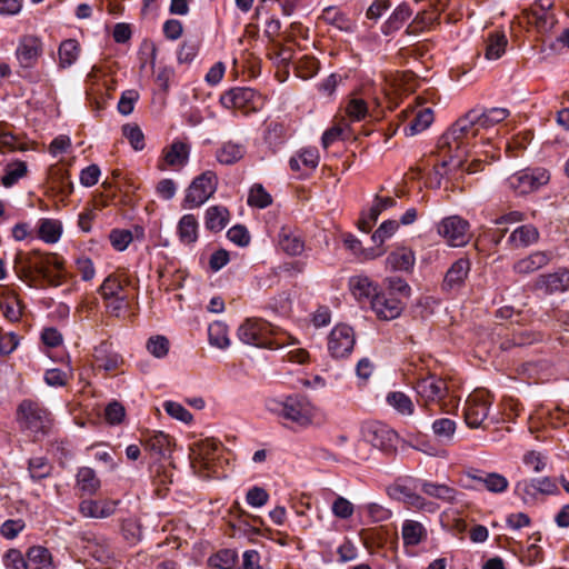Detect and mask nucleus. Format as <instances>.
Instances as JSON below:
<instances>
[{"label":"nucleus","instance_id":"de8ad7c7","mask_svg":"<svg viewBox=\"0 0 569 569\" xmlns=\"http://www.w3.org/2000/svg\"><path fill=\"white\" fill-rule=\"evenodd\" d=\"M456 422L449 418H440L432 422V432L435 437L445 443L452 440L456 432Z\"/></svg>","mask_w":569,"mask_h":569},{"label":"nucleus","instance_id":"ea45409f","mask_svg":"<svg viewBox=\"0 0 569 569\" xmlns=\"http://www.w3.org/2000/svg\"><path fill=\"white\" fill-rule=\"evenodd\" d=\"M80 46L76 39L63 40L58 49L59 68L66 69L72 66L79 58Z\"/></svg>","mask_w":569,"mask_h":569},{"label":"nucleus","instance_id":"a19ab883","mask_svg":"<svg viewBox=\"0 0 569 569\" xmlns=\"http://www.w3.org/2000/svg\"><path fill=\"white\" fill-rule=\"evenodd\" d=\"M62 233V224L59 220L43 218L38 226V236L47 243H56Z\"/></svg>","mask_w":569,"mask_h":569},{"label":"nucleus","instance_id":"ddd939ff","mask_svg":"<svg viewBox=\"0 0 569 569\" xmlns=\"http://www.w3.org/2000/svg\"><path fill=\"white\" fill-rule=\"evenodd\" d=\"M356 345L353 329L345 323L337 325L329 333L328 350L333 358L348 357Z\"/></svg>","mask_w":569,"mask_h":569},{"label":"nucleus","instance_id":"603ef678","mask_svg":"<svg viewBox=\"0 0 569 569\" xmlns=\"http://www.w3.org/2000/svg\"><path fill=\"white\" fill-rule=\"evenodd\" d=\"M52 466L43 457H36L29 460V472L33 480H41L50 476Z\"/></svg>","mask_w":569,"mask_h":569},{"label":"nucleus","instance_id":"f257e3e1","mask_svg":"<svg viewBox=\"0 0 569 569\" xmlns=\"http://www.w3.org/2000/svg\"><path fill=\"white\" fill-rule=\"evenodd\" d=\"M476 119L473 111L469 110L441 136L438 142L440 162L437 167H463V158L470 156L468 147H477L478 140L481 144L490 142L491 137L480 132Z\"/></svg>","mask_w":569,"mask_h":569},{"label":"nucleus","instance_id":"7c9ffc66","mask_svg":"<svg viewBox=\"0 0 569 569\" xmlns=\"http://www.w3.org/2000/svg\"><path fill=\"white\" fill-rule=\"evenodd\" d=\"M100 480L96 471L89 467H81L76 475V489L81 496H93L100 489Z\"/></svg>","mask_w":569,"mask_h":569},{"label":"nucleus","instance_id":"f3484780","mask_svg":"<svg viewBox=\"0 0 569 569\" xmlns=\"http://www.w3.org/2000/svg\"><path fill=\"white\" fill-rule=\"evenodd\" d=\"M190 146L182 141H173L169 147L162 150V160L158 163L161 171L168 168L180 169L189 160Z\"/></svg>","mask_w":569,"mask_h":569},{"label":"nucleus","instance_id":"2eb2a0df","mask_svg":"<svg viewBox=\"0 0 569 569\" xmlns=\"http://www.w3.org/2000/svg\"><path fill=\"white\" fill-rule=\"evenodd\" d=\"M371 308L379 319L392 320L401 315L403 302L396 296L378 292L371 300Z\"/></svg>","mask_w":569,"mask_h":569},{"label":"nucleus","instance_id":"7ed1b4c3","mask_svg":"<svg viewBox=\"0 0 569 569\" xmlns=\"http://www.w3.org/2000/svg\"><path fill=\"white\" fill-rule=\"evenodd\" d=\"M418 405L429 410L432 405H438L441 411L452 412L458 409L459 398L453 395L446 379L432 373L420 376L415 382Z\"/></svg>","mask_w":569,"mask_h":569},{"label":"nucleus","instance_id":"09e8293b","mask_svg":"<svg viewBox=\"0 0 569 569\" xmlns=\"http://www.w3.org/2000/svg\"><path fill=\"white\" fill-rule=\"evenodd\" d=\"M433 121V112L430 108L419 110L409 127L405 128L408 136L417 134L427 129Z\"/></svg>","mask_w":569,"mask_h":569},{"label":"nucleus","instance_id":"9b49d317","mask_svg":"<svg viewBox=\"0 0 569 569\" xmlns=\"http://www.w3.org/2000/svg\"><path fill=\"white\" fill-rule=\"evenodd\" d=\"M437 232L449 246L461 247L469 241V222L459 216L443 218L437 224Z\"/></svg>","mask_w":569,"mask_h":569},{"label":"nucleus","instance_id":"a18cd8bd","mask_svg":"<svg viewBox=\"0 0 569 569\" xmlns=\"http://www.w3.org/2000/svg\"><path fill=\"white\" fill-rule=\"evenodd\" d=\"M28 172L27 163L24 161H13L6 166L4 174L1 178V184L10 188L16 184Z\"/></svg>","mask_w":569,"mask_h":569},{"label":"nucleus","instance_id":"b1692460","mask_svg":"<svg viewBox=\"0 0 569 569\" xmlns=\"http://www.w3.org/2000/svg\"><path fill=\"white\" fill-rule=\"evenodd\" d=\"M476 119V123L480 130V132L485 137H489L488 131L499 124L503 120H506L510 112L506 108H489L485 110L472 109Z\"/></svg>","mask_w":569,"mask_h":569},{"label":"nucleus","instance_id":"c756f323","mask_svg":"<svg viewBox=\"0 0 569 569\" xmlns=\"http://www.w3.org/2000/svg\"><path fill=\"white\" fill-rule=\"evenodd\" d=\"M416 262L415 252L409 248H399L390 252L386 266L391 271H411Z\"/></svg>","mask_w":569,"mask_h":569},{"label":"nucleus","instance_id":"69168bd1","mask_svg":"<svg viewBox=\"0 0 569 569\" xmlns=\"http://www.w3.org/2000/svg\"><path fill=\"white\" fill-rule=\"evenodd\" d=\"M399 223L396 220H386L380 227L373 232L372 241L378 246H381L387 239H389L398 229Z\"/></svg>","mask_w":569,"mask_h":569},{"label":"nucleus","instance_id":"39448f33","mask_svg":"<svg viewBox=\"0 0 569 569\" xmlns=\"http://www.w3.org/2000/svg\"><path fill=\"white\" fill-rule=\"evenodd\" d=\"M268 409L301 427L309 426L313 419V407L303 396H289L284 401L270 400Z\"/></svg>","mask_w":569,"mask_h":569},{"label":"nucleus","instance_id":"f8f14e48","mask_svg":"<svg viewBox=\"0 0 569 569\" xmlns=\"http://www.w3.org/2000/svg\"><path fill=\"white\" fill-rule=\"evenodd\" d=\"M550 174L545 169H527L508 179L509 187L519 194H527L548 183Z\"/></svg>","mask_w":569,"mask_h":569},{"label":"nucleus","instance_id":"6ab92c4d","mask_svg":"<svg viewBox=\"0 0 569 569\" xmlns=\"http://www.w3.org/2000/svg\"><path fill=\"white\" fill-rule=\"evenodd\" d=\"M0 310L4 318L11 322L21 319L24 305L16 289L9 286H0Z\"/></svg>","mask_w":569,"mask_h":569},{"label":"nucleus","instance_id":"6e6552de","mask_svg":"<svg viewBox=\"0 0 569 569\" xmlns=\"http://www.w3.org/2000/svg\"><path fill=\"white\" fill-rule=\"evenodd\" d=\"M218 178L213 171H206L196 177L188 189L183 199V208H198L202 206L217 190Z\"/></svg>","mask_w":569,"mask_h":569},{"label":"nucleus","instance_id":"8fccbe9b","mask_svg":"<svg viewBox=\"0 0 569 569\" xmlns=\"http://www.w3.org/2000/svg\"><path fill=\"white\" fill-rule=\"evenodd\" d=\"M541 340V337L538 333H535L527 329H521L512 335L511 339H507L501 342V348L507 350L511 347H521L531 345L536 341Z\"/></svg>","mask_w":569,"mask_h":569},{"label":"nucleus","instance_id":"a878e982","mask_svg":"<svg viewBox=\"0 0 569 569\" xmlns=\"http://www.w3.org/2000/svg\"><path fill=\"white\" fill-rule=\"evenodd\" d=\"M421 490L427 496L448 503H458L461 501V497L463 496L461 492L448 485L431 481H423Z\"/></svg>","mask_w":569,"mask_h":569},{"label":"nucleus","instance_id":"c85d7f7f","mask_svg":"<svg viewBox=\"0 0 569 569\" xmlns=\"http://www.w3.org/2000/svg\"><path fill=\"white\" fill-rule=\"evenodd\" d=\"M278 243L289 256H299L305 250V241L301 234L289 227L281 228L278 236Z\"/></svg>","mask_w":569,"mask_h":569},{"label":"nucleus","instance_id":"2f4dec72","mask_svg":"<svg viewBox=\"0 0 569 569\" xmlns=\"http://www.w3.org/2000/svg\"><path fill=\"white\" fill-rule=\"evenodd\" d=\"M401 537L406 547H416L427 540L428 531L421 522L407 519L402 523Z\"/></svg>","mask_w":569,"mask_h":569},{"label":"nucleus","instance_id":"bb28decb","mask_svg":"<svg viewBox=\"0 0 569 569\" xmlns=\"http://www.w3.org/2000/svg\"><path fill=\"white\" fill-rule=\"evenodd\" d=\"M218 448L219 442L212 438H207L194 443V447L192 448L193 465H199L202 468L209 469Z\"/></svg>","mask_w":569,"mask_h":569},{"label":"nucleus","instance_id":"4c0bfd02","mask_svg":"<svg viewBox=\"0 0 569 569\" xmlns=\"http://www.w3.org/2000/svg\"><path fill=\"white\" fill-rule=\"evenodd\" d=\"M301 164L309 170L316 169L319 164L318 150L316 148L302 149L289 160V166L292 171H300Z\"/></svg>","mask_w":569,"mask_h":569},{"label":"nucleus","instance_id":"f03ea898","mask_svg":"<svg viewBox=\"0 0 569 569\" xmlns=\"http://www.w3.org/2000/svg\"><path fill=\"white\" fill-rule=\"evenodd\" d=\"M64 261L57 253H44L39 250L19 251L13 259L16 276L31 288L42 287L43 281L50 286L61 284L60 271Z\"/></svg>","mask_w":569,"mask_h":569},{"label":"nucleus","instance_id":"423d86ee","mask_svg":"<svg viewBox=\"0 0 569 569\" xmlns=\"http://www.w3.org/2000/svg\"><path fill=\"white\" fill-rule=\"evenodd\" d=\"M239 339L259 348L278 349L281 345L272 338V326L257 318L247 319L238 329Z\"/></svg>","mask_w":569,"mask_h":569},{"label":"nucleus","instance_id":"0e129e2a","mask_svg":"<svg viewBox=\"0 0 569 569\" xmlns=\"http://www.w3.org/2000/svg\"><path fill=\"white\" fill-rule=\"evenodd\" d=\"M122 132L134 150H142L144 148V136L137 124H124Z\"/></svg>","mask_w":569,"mask_h":569},{"label":"nucleus","instance_id":"5701e85b","mask_svg":"<svg viewBox=\"0 0 569 569\" xmlns=\"http://www.w3.org/2000/svg\"><path fill=\"white\" fill-rule=\"evenodd\" d=\"M118 500H82L79 505V511L87 518H108L116 512Z\"/></svg>","mask_w":569,"mask_h":569},{"label":"nucleus","instance_id":"4be33fe9","mask_svg":"<svg viewBox=\"0 0 569 569\" xmlns=\"http://www.w3.org/2000/svg\"><path fill=\"white\" fill-rule=\"evenodd\" d=\"M540 232L533 224H521L508 237L507 244L510 249H526L539 241Z\"/></svg>","mask_w":569,"mask_h":569},{"label":"nucleus","instance_id":"13d9d810","mask_svg":"<svg viewBox=\"0 0 569 569\" xmlns=\"http://www.w3.org/2000/svg\"><path fill=\"white\" fill-rule=\"evenodd\" d=\"M321 18L337 28L343 30L349 27L348 17L336 7H328L322 11Z\"/></svg>","mask_w":569,"mask_h":569},{"label":"nucleus","instance_id":"dca6fc26","mask_svg":"<svg viewBox=\"0 0 569 569\" xmlns=\"http://www.w3.org/2000/svg\"><path fill=\"white\" fill-rule=\"evenodd\" d=\"M471 262L468 258H459L447 270L441 288L447 292H456L460 290L470 272Z\"/></svg>","mask_w":569,"mask_h":569},{"label":"nucleus","instance_id":"cd10ccee","mask_svg":"<svg viewBox=\"0 0 569 569\" xmlns=\"http://www.w3.org/2000/svg\"><path fill=\"white\" fill-rule=\"evenodd\" d=\"M93 358L97 366L106 371H114L123 363L122 357L111 351L110 345L106 341L94 348Z\"/></svg>","mask_w":569,"mask_h":569},{"label":"nucleus","instance_id":"37998d69","mask_svg":"<svg viewBox=\"0 0 569 569\" xmlns=\"http://www.w3.org/2000/svg\"><path fill=\"white\" fill-rule=\"evenodd\" d=\"M387 402L398 413L402 416H412L415 412V405L410 397L401 391H392L387 396Z\"/></svg>","mask_w":569,"mask_h":569},{"label":"nucleus","instance_id":"c9c22d12","mask_svg":"<svg viewBox=\"0 0 569 569\" xmlns=\"http://www.w3.org/2000/svg\"><path fill=\"white\" fill-rule=\"evenodd\" d=\"M244 153L246 147L242 143L227 141L216 151V158L221 164L231 166L241 160Z\"/></svg>","mask_w":569,"mask_h":569},{"label":"nucleus","instance_id":"9d476101","mask_svg":"<svg viewBox=\"0 0 569 569\" xmlns=\"http://www.w3.org/2000/svg\"><path fill=\"white\" fill-rule=\"evenodd\" d=\"M491 396L488 391L476 390L466 400L465 420L470 428H479L489 415Z\"/></svg>","mask_w":569,"mask_h":569},{"label":"nucleus","instance_id":"c03bdc74","mask_svg":"<svg viewBox=\"0 0 569 569\" xmlns=\"http://www.w3.org/2000/svg\"><path fill=\"white\" fill-rule=\"evenodd\" d=\"M28 565L34 567V569H50L52 558L49 550L41 546H32L27 551Z\"/></svg>","mask_w":569,"mask_h":569},{"label":"nucleus","instance_id":"79ce46f5","mask_svg":"<svg viewBox=\"0 0 569 569\" xmlns=\"http://www.w3.org/2000/svg\"><path fill=\"white\" fill-rule=\"evenodd\" d=\"M343 243L355 256L362 260H372L385 253L383 249L369 248L363 249L360 240L352 234H347L343 239Z\"/></svg>","mask_w":569,"mask_h":569},{"label":"nucleus","instance_id":"20e7f679","mask_svg":"<svg viewBox=\"0 0 569 569\" xmlns=\"http://www.w3.org/2000/svg\"><path fill=\"white\" fill-rule=\"evenodd\" d=\"M43 52L44 44L39 36L28 33L18 39L14 58L18 67L17 73L21 79L33 84L48 81L46 74L36 69Z\"/></svg>","mask_w":569,"mask_h":569},{"label":"nucleus","instance_id":"f704fd0d","mask_svg":"<svg viewBox=\"0 0 569 569\" xmlns=\"http://www.w3.org/2000/svg\"><path fill=\"white\" fill-rule=\"evenodd\" d=\"M508 39L503 31L490 32L486 40L485 57L487 60H498L506 52Z\"/></svg>","mask_w":569,"mask_h":569},{"label":"nucleus","instance_id":"338daca9","mask_svg":"<svg viewBox=\"0 0 569 569\" xmlns=\"http://www.w3.org/2000/svg\"><path fill=\"white\" fill-rule=\"evenodd\" d=\"M26 528V522L22 519H8L0 526V535L12 540Z\"/></svg>","mask_w":569,"mask_h":569},{"label":"nucleus","instance_id":"393cba45","mask_svg":"<svg viewBox=\"0 0 569 569\" xmlns=\"http://www.w3.org/2000/svg\"><path fill=\"white\" fill-rule=\"evenodd\" d=\"M467 477L481 483L488 491L492 493L505 492L509 487V481L507 478L498 472L471 470L467 472Z\"/></svg>","mask_w":569,"mask_h":569},{"label":"nucleus","instance_id":"a211bd4d","mask_svg":"<svg viewBox=\"0 0 569 569\" xmlns=\"http://www.w3.org/2000/svg\"><path fill=\"white\" fill-rule=\"evenodd\" d=\"M553 258L551 251L548 250H537L532 251L526 257L518 259L513 266L512 270L515 273L519 276L531 274L543 267L548 266Z\"/></svg>","mask_w":569,"mask_h":569},{"label":"nucleus","instance_id":"aec40b11","mask_svg":"<svg viewBox=\"0 0 569 569\" xmlns=\"http://www.w3.org/2000/svg\"><path fill=\"white\" fill-rule=\"evenodd\" d=\"M363 439L372 447L385 450L395 438V432L380 422H367L361 429Z\"/></svg>","mask_w":569,"mask_h":569},{"label":"nucleus","instance_id":"bf43d9fd","mask_svg":"<svg viewBox=\"0 0 569 569\" xmlns=\"http://www.w3.org/2000/svg\"><path fill=\"white\" fill-rule=\"evenodd\" d=\"M411 17V10L408 4L398 6L389 17L386 26L390 30H398Z\"/></svg>","mask_w":569,"mask_h":569},{"label":"nucleus","instance_id":"052dcab7","mask_svg":"<svg viewBox=\"0 0 569 569\" xmlns=\"http://www.w3.org/2000/svg\"><path fill=\"white\" fill-rule=\"evenodd\" d=\"M296 69L301 79H310L318 72L319 61L313 57L305 56L297 62Z\"/></svg>","mask_w":569,"mask_h":569},{"label":"nucleus","instance_id":"4d7b16f0","mask_svg":"<svg viewBox=\"0 0 569 569\" xmlns=\"http://www.w3.org/2000/svg\"><path fill=\"white\" fill-rule=\"evenodd\" d=\"M170 342L167 337L158 335L148 339L147 349L156 358H163L169 352Z\"/></svg>","mask_w":569,"mask_h":569},{"label":"nucleus","instance_id":"e2e57ef3","mask_svg":"<svg viewBox=\"0 0 569 569\" xmlns=\"http://www.w3.org/2000/svg\"><path fill=\"white\" fill-rule=\"evenodd\" d=\"M3 563L6 569H29L27 559L22 552L16 548L7 550L3 556Z\"/></svg>","mask_w":569,"mask_h":569},{"label":"nucleus","instance_id":"3c124183","mask_svg":"<svg viewBox=\"0 0 569 569\" xmlns=\"http://www.w3.org/2000/svg\"><path fill=\"white\" fill-rule=\"evenodd\" d=\"M536 479H523L516 483L515 491L527 505L536 503L539 500Z\"/></svg>","mask_w":569,"mask_h":569},{"label":"nucleus","instance_id":"412c9836","mask_svg":"<svg viewBox=\"0 0 569 569\" xmlns=\"http://www.w3.org/2000/svg\"><path fill=\"white\" fill-rule=\"evenodd\" d=\"M520 23L533 27L539 33L550 32L558 23L555 12H541L531 9H525L519 17Z\"/></svg>","mask_w":569,"mask_h":569},{"label":"nucleus","instance_id":"1a4fd4ad","mask_svg":"<svg viewBox=\"0 0 569 569\" xmlns=\"http://www.w3.org/2000/svg\"><path fill=\"white\" fill-rule=\"evenodd\" d=\"M20 422L33 432H46L51 425L50 412L39 402L23 400L18 408Z\"/></svg>","mask_w":569,"mask_h":569},{"label":"nucleus","instance_id":"0eeeda50","mask_svg":"<svg viewBox=\"0 0 569 569\" xmlns=\"http://www.w3.org/2000/svg\"><path fill=\"white\" fill-rule=\"evenodd\" d=\"M221 104L227 109H238L244 114L257 112L264 104L262 94L251 88H232L220 98Z\"/></svg>","mask_w":569,"mask_h":569},{"label":"nucleus","instance_id":"864d4df0","mask_svg":"<svg viewBox=\"0 0 569 569\" xmlns=\"http://www.w3.org/2000/svg\"><path fill=\"white\" fill-rule=\"evenodd\" d=\"M271 196L264 190V188L261 184L256 183L251 187L248 197L249 206L262 209L271 204Z\"/></svg>","mask_w":569,"mask_h":569},{"label":"nucleus","instance_id":"58836bf2","mask_svg":"<svg viewBox=\"0 0 569 569\" xmlns=\"http://www.w3.org/2000/svg\"><path fill=\"white\" fill-rule=\"evenodd\" d=\"M198 220L194 214L188 213L178 222V236L181 242L190 244L198 239Z\"/></svg>","mask_w":569,"mask_h":569},{"label":"nucleus","instance_id":"774afa93","mask_svg":"<svg viewBox=\"0 0 569 569\" xmlns=\"http://www.w3.org/2000/svg\"><path fill=\"white\" fill-rule=\"evenodd\" d=\"M331 511L339 519H349L355 512L353 505L345 497H337L331 506Z\"/></svg>","mask_w":569,"mask_h":569},{"label":"nucleus","instance_id":"5fc2aeb1","mask_svg":"<svg viewBox=\"0 0 569 569\" xmlns=\"http://www.w3.org/2000/svg\"><path fill=\"white\" fill-rule=\"evenodd\" d=\"M210 561L219 569H232L238 561V553L231 549H223L217 552Z\"/></svg>","mask_w":569,"mask_h":569},{"label":"nucleus","instance_id":"4468645a","mask_svg":"<svg viewBox=\"0 0 569 569\" xmlns=\"http://www.w3.org/2000/svg\"><path fill=\"white\" fill-rule=\"evenodd\" d=\"M533 288L545 295L566 292L569 290V270L561 267L553 272L542 273L536 278Z\"/></svg>","mask_w":569,"mask_h":569},{"label":"nucleus","instance_id":"6e6d98bb","mask_svg":"<svg viewBox=\"0 0 569 569\" xmlns=\"http://www.w3.org/2000/svg\"><path fill=\"white\" fill-rule=\"evenodd\" d=\"M123 290V283L117 276H109L100 286V295L103 299L118 298Z\"/></svg>","mask_w":569,"mask_h":569},{"label":"nucleus","instance_id":"680f3d73","mask_svg":"<svg viewBox=\"0 0 569 569\" xmlns=\"http://www.w3.org/2000/svg\"><path fill=\"white\" fill-rule=\"evenodd\" d=\"M386 284L389 290L387 295H392L398 298H409L410 287L407 281L400 277H389L386 279Z\"/></svg>","mask_w":569,"mask_h":569},{"label":"nucleus","instance_id":"49530a36","mask_svg":"<svg viewBox=\"0 0 569 569\" xmlns=\"http://www.w3.org/2000/svg\"><path fill=\"white\" fill-rule=\"evenodd\" d=\"M208 337L211 346L224 349L230 345L228 327L221 321H214L208 328Z\"/></svg>","mask_w":569,"mask_h":569},{"label":"nucleus","instance_id":"72a5a7b5","mask_svg":"<svg viewBox=\"0 0 569 569\" xmlns=\"http://www.w3.org/2000/svg\"><path fill=\"white\" fill-rule=\"evenodd\" d=\"M230 212L223 206H212L206 211L204 224L210 231H221L229 222Z\"/></svg>","mask_w":569,"mask_h":569},{"label":"nucleus","instance_id":"e433bc0d","mask_svg":"<svg viewBox=\"0 0 569 569\" xmlns=\"http://www.w3.org/2000/svg\"><path fill=\"white\" fill-rule=\"evenodd\" d=\"M349 289L358 300L373 299L378 295L376 284L367 276H355L349 279Z\"/></svg>","mask_w":569,"mask_h":569},{"label":"nucleus","instance_id":"473e14b6","mask_svg":"<svg viewBox=\"0 0 569 569\" xmlns=\"http://www.w3.org/2000/svg\"><path fill=\"white\" fill-rule=\"evenodd\" d=\"M143 446L152 455L166 457L171 451V438L162 431H154L144 438Z\"/></svg>","mask_w":569,"mask_h":569}]
</instances>
